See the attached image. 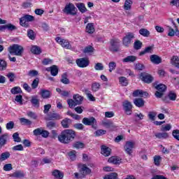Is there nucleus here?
<instances>
[{
  "instance_id": "nucleus-37",
  "label": "nucleus",
  "mask_w": 179,
  "mask_h": 179,
  "mask_svg": "<svg viewBox=\"0 0 179 179\" xmlns=\"http://www.w3.org/2000/svg\"><path fill=\"white\" fill-rule=\"evenodd\" d=\"M71 122H72V120L69 118H65L61 122L62 127H63V128H69Z\"/></svg>"
},
{
  "instance_id": "nucleus-27",
  "label": "nucleus",
  "mask_w": 179,
  "mask_h": 179,
  "mask_svg": "<svg viewBox=\"0 0 179 179\" xmlns=\"http://www.w3.org/2000/svg\"><path fill=\"white\" fill-rule=\"evenodd\" d=\"M52 175L55 178L57 179H63L64 178V173L61 172L59 170H55L52 171Z\"/></svg>"
},
{
  "instance_id": "nucleus-24",
  "label": "nucleus",
  "mask_w": 179,
  "mask_h": 179,
  "mask_svg": "<svg viewBox=\"0 0 179 179\" xmlns=\"http://www.w3.org/2000/svg\"><path fill=\"white\" fill-rule=\"evenodd\" d=\"M49 121H52L53 120H62V116L61 115L54 113L48 115Z\"/></svg>"
},
{
  "instance_id": "nucleus-41",
  "label": "nucleus",
  "mask_w": 179,
  "mask_h": 179,
  "mask_svg": "<svg viewBox=\"0 0 179 179\" xmlns=\"http://www.w3.org/2000/svg\"><path fill=\"white\" fill-rule=\"evenodd\" d=\"M155 136L158 139H162V138L166 139V138H169V134L166 133V132L157 133V134H155Z\"/></svg>"
},
{
  "instance_id": "nucleus-42",
  "label": "nucleus",
  "mask_w": 179,
  "mask_h": 179,
  "mask_svg": "<svg viewBox=\"0 0 179 179\" xmlns=\"http://www.w3.org/2000/svg\"><path fill=\"white\" fill-rule=\"evenodd\" d=\"M12 94H20L22 89L20 87H14L10 90Z\"/></svg>"
},
{
  "instance_id": "nucleus-55",
  "label": "nucleus",
  "mask_w": 179,
  "mask_h": 179,
  "mask_svg": "<svg viewBox=\"0 0 179 179\" xmlns=\"http://www.w3.org/2000/svg\"><path fill=\"white\" fill-rule=\"evenodd\" d=\"M46 127L49 129H52L57 127V123H55V122L50 121L47 123Z\"/></svg>"
},
{
  "instance_id": "nucleus-23",
  "label": "nucleus",
  "mask_w": 179,
  "mask_h": 179,
  "mask_svg": "<svg viewBox=\"0 0 179 179\" xmlns=\"http://www.w3.org/2000/svg\"><path fill=\"white\" fill-rule=\"evenodd\" d=\"M80 171L83 177H85V176L90 174L92 173V170H90V169H89L87 167V166H86L85 164L83 165Z\"/></svg>"
},
{
  "instance_id": "nucleus-10",
  "label": "nucleus",
  "mask_w": 179,
  "mask_h": 179,
  "mask_svg": "<svg viewBox=\"0 0 179 179\" xmlns=\"http://www.w3.org/2000/svg\"><path fill=\"white\" fill-rule=\"evenodd\" d=\"M124 148V152H126V153L129 155V156H132V153L134 152L133 149L135 148V142L127 141Z\"/></svg>"
},
{
  "instance_id": "nucleus-34",
  "label": "nucleus",
  "mask_w": 179,
  "mask_h": 179,
  "mask_svg": "<svg viewBox=\"0 0 179 179\" xmlns=\"http://www.w3.org/2000/svg\"><path fill=\"white\" fill-rule=\"evenodd\" d=\"M137 57L136 56L130 55L127 56V57L122 59V62H135L136 61Z\"/></svg>"
},
{
  "instance_id": "nucleus-32",
  "label": "nucleus",
  "mask_w": 179,
  "mask_h": 179,
  "mask_svg": "<svg viewBox=\"0 0 179 179\" xmlns=\"http://www.w3.org/2000/svg\"><path fill=\"white\" fill-rule=\"evenodd\" d=\"M168 36L169 37H174V36H179V31L178 29H176V31H174V29L173 28H171V27H168Z\"/></svg>"
},
{
  "instance_id": "nucleus-30",
  "label": "nucleus",
  "mask_w": 179,
  "mask_h": 179,
  "mask_svg": "<svg viewBox=\"0 0 179 179\" xmlns=\"http://www.w3.org/2000/svg\"><path fill=\"white\" fill-rule=\"evenodd\" d=\"M41 96L43 99H50L51 92L48 90H41Z\"/></svg>"
},
{
  "instance_id": "nucleus-6",
  "label": "nucleus",
  "mask_w": 179,
  "mask_h": 179,
  "mask_svg": "<svg viewBox=\"0 0 179 179\" xmlns=\"http://www.w3.org/2000/svg\"><path fill=\"white\" fill-rule=\"evenodd\" d=\"M82 122L84 125L91 126L94 129H97V120L94 117H84Z\"/></svg>"
},
{
  "instance_id": "nucleus-58",
  "label": "nucleus",
  "mask_w": 179,
  "mask_h": 179,
  "mask_svg": "<svg viewBox=\"0 0 179 179\" xmlns=\"http://www.w3.org/2000/svg\"><path fill=\"white\" fill-rule=\"evenodd\" d=\"M100 83H94L92 85V92H97L100 89Z\"/></svg>"
},
{
  "instance_id": "nucleus-36",
  "label": "nucleus",
  "mask_w": 179,
  "mask_h": 179,
  "mask_svg": "<svg viewBox=\"0 0 179 179\" xmlns=\"http://www.w3.org/2000/svg\"><path fill=\"white\" fill-rule=\"evenodd\" d=\"M31 52H32V54H35L36 55H40L41 48H40L38 46L34 45L31 48Z\"/></svg>"
},
{
  "instance_id": "nucleus-21",
  "label": "nucleus",
  "mask_w": 179,
  "mask_h": 179,
  "mask_svg": "<svg viewBox=\"0 0 179 179\" xmlns=\"http://www.w3.org/2000/svg\"><path fill=\"white\" fill-rule=\"evenodd\" d=\"M30 101L33 107H36V108H38V107H40V99H38V96H31Z\"/></svg>"
},
{
  "instance_id": "nucleus-54",
  "label": "nucleus",
  "mask_w": 179,
  "mask_h": 179,
  "mask_svg": "<svg viewBox=\"0 0 179 179\" xmlns=\"http://www.w3.org/2000/svg\"><path fill=\"white\" fill-rule=\"evenodd\" d=\"M13 139L14 142H22V138L19 136V133L16 132L13 134Z\"/></svg>"
},
{
  "instance_id": "nucleus-51",
  "label": "nucleus",
  "mask_w": 179,
  "mask_h": 179,
  "mask_svg": "<svg viewBox=\"0 0 179 179\" xmlns=\"http://www.w3.org/2000/svg\"><path fill=\"white\" fill-rule=\"evenodd\" d=\"M162 160V157L159 155H155L154 157V164L155 166H160V161Z\"/></svg>"
},
{
  "instance_id": "nucleus-13",
  "label": "nucleus",
  "mask_w": 179,
  "mask_h": 179,
  "mask_svg": "<svg viewBox=\"0 0 179 179\" xmlns=\"http://www.w3.org/2000/svg\"><path fill=\"white\" fill-rule=\"evenodd\" d=\"M55 41L57 43H59L63 48H66L67 50H71V48H72V45H71L69 41H66V39H62L61 37H57Z\"/></svg>"
},
{
  "instance_id": "nucleus-14",
  "label": "nucleus",
  "mask_w": 179,
  "mask_h": 179,
  "mask_svg": "<svg viewBox=\"0 0 179 179\" xmlns=\"http://www.w3.org/2000/svg\"><path fill=\"white\" fill-rule=\"evenodd\" d=\"M9 139V134L6 133L0 136V149H2L6 143H8V141Z\"/></svg>"
},
{
  "instance_id": "nucleus-8",
  "label": "nucleus",
  "mask_w": 179,
  "mask_h": 179,
  "mask_svg": "<svg viewBox=\"0 0 179 179\" xmlns=\"http://www.w3.org/2000/svg\"><path fill=\"white\" fill-rule=\"evenodd\" d=\"M133 38H135V34L131 32H128L123 38V45H124V47H129V45H131V43H132Z\"/></svg>"
},
{
  "instance_id": "nucleus-29",
  "label": "nucleus",
  "mask_w": 179,
  "mask_h": 179,
  "mask_svg": "<svg viewBox=\"0 0 179 179\" xmlns=\"http://www.w3.org/2000/svg\"><path fill=\"white\" fill-rule=\"evenodd\" d=\"M134 103L136 107L141 108L145 106V101L141 98L135 99Z\"/></svg>"
},
{
  "instance_id": "nucleus-43",
  "label": "nucleus",
  "mask_w": 179,
  "mask_h": 179,
  "mask_svg": "<svg viewBox=\"0 0 179 179\" xmlns=\"http://www.w3.org/2000/svg\"><path fill=\"white\" fill-rule=\"evenodd\" d=\"M94 48L92 45H88L84 49L83 52L84 54H91L92 52H94Z\"/></svg>"
},
{
  "instance_id": "nucleus-61",
  "label": "nucleus",
  "mask_w": 179,
  "mask_h": 179,
  "mask_svg": "<svg viewBox=\"0 0 179 179\" xmlns=\"http://www.w3.org/2000/svg\"><path fill=\"white\" fill-rule=\"evenodd\" d=\"M27 36L29 37V38H30L31 40H34V38H36V36H34V31L31 30V29H29L27 31Z\"/></svg>"
},
{
  "instance_id": "nucleus-33",
  "label": "nucleus",
  "mask_w": 179,
  "mask_h": 179,
  "mask_svg": "<svg viewBox=\"0 0 179 179\" xmlns=\"http://www.w3.org/2000/svg\"><path fill=\"white\" fill-rule=\"evenodd\" d=\"M152 52H153V46H148L145 48L144 50L141 51L139 55L142 57V55H145V54H152Z\"/></svg>"
},
{
  "instance_id": "nucleus-63",
  "label": "nucleus",
  "mask_w": 179,
  "mask_h": 179,
  "mask_svg": "<svg viewBox=\"0 0 179 179\" xmlns=\"http://www.w3.org/2000/svg\"><path fill=\"white\" fill-rule=\"evenodd\" d=\"M107 134V131L103 129H99L95 131V135L96 136H101V135H106Z\"/></svg>"
},
{
  "instance_id": "nucleus-59",
  "label": "nucleus",
  "mask_w": 179,
  "mask_h": 179,
  "mask_svg": "<svg viewBox=\"0 0 179 179\" xmlns=\"http://www.w3.org/2000/svg\"><path fill=\"white\" fill-rule=\"evenodd\" d=\"M172 136L176 141H179V129H175L172 131Z\"/></svg>"
},
{
  "instance_id": "nucleus-18",
  "label": "nucleus",
  "mask_w": 179,
  "mask_h": 179,
  "mask_svg": "<svg viewBox=\"0 0 179 179\" xmlns=\"http://www.w3.org/2000/svg\"><path fill=\"white\" fill-rule=\"evenodd\" d=\"M150 59L152 64L155 65H159V64H162V58L156 55H152L150 57Z\"/></svg>"
},
{
  "instance_id": "nucleus-47",
  "label": "nucleus",
  "mask_w": 179,
  "mask_h": 179,
  "mask_svg": "<svg viewBox=\"0 0 179 179\" xmlns=\"http://www.w3.org/2000/svg\"><path fill=\"white\" fill-rule=\"evenodd\" d=\"M38 83H40V78H35L31 84L32 89H37L38 87Z\"/></svg>"
},
{
  "instance_id": "nucleus-4",
  "label": "nucleus",
  "mask_w": 179,
  "mask_h": 179,
  "mask_svg": "<svg viewBox=\"0 0 179 179\" xmlns=\"http://www.w3.org/2000/svg\"><path fill=\"white\" fill-rule=\"evenodd\" d=\"M64 13H66V15H71V16H76L78 13V8L75 7V5L72 3H69V4H66L63 9Z\"/></svg>"
},
{
  "instance_id": "nucleus-38",
  "label": "nucleus",
  "mask_w": 179,
  "mask_h": 179,
  "mask_svg": "<svg viewBox=\"0 0 179 179\" xmlns=\"http://www.w3.org/2000/svg\"><path fill=\"white\" fill-rule=\"evenodd\" d=\"M139 34L141 36H143V37H149L150 36V31L148 30L147 29L142 28L139 30Z\"/></svg>"
},
{
  "instance_id": "nucleus-48",
  "label": "nucleus",
  "mask_w": 179,
  "mask_h": 179,
  "mask_svg": "<svg viewBox=\"0 0 179 179\" xmlns=\"http://www.w3.org/2000/svg\"><path fill=\"white\" fill-rule=\"evenodd\" d=\"M156 115H157V113L155 111L149 112L148 118L150 121H155L156 120Z\"/></svg>"
},
{
  "instance_id": "nucleus-12",
  "label": "nucleus",
  "mask_w": 179,
  "mask_h": 179,
  "mask_svg": "<svg viewBox=\"0 0 179 179\" xmlns=\"http://www.w3.org/2000/svg\"><path fill=\"white\" fill-rule=\"evenodd\" d=\"M140 78L141 80L144 82V83H148V84L152 83V82H153V80H155L153 76H152V75L148 73H141L140 74Z\"/></svg>"
},
{
  "instance_id": "nucleus-64",
  "label": "nucleus",
  "mask_w": 179,
  "mask_h": 179,
  "mask_svg": "<svg viewBox=\"0 0 179 179\" xmlns=\"http://www.w3.org/2000/svg\"><path fill=\"white\" fill-rule=\"evenodd\" d=\"M142 48V42L136 41L134 42V50H141Z\"/></svg>"
},
{
  "instance_id": "nucleus-19",
  "label": "nucleus",
  "mask_w": 179,
  "mask_h": 179,
  "mask_svg": "<svg viewBox=\"0 0 179 179\" xmlns=\"http://www.w3.org/2000/svg\"><path fill=\"white\" fill-rule=\"evenodd\" d=\"M103 125L108 129H110V131H115L117 129V126L112 121L105 122L103 123Z\"/></svg>"
},
{
  "instance_id": "nucleus-2",
  "label": "nucleus",
  "mask_w": 179,
  "mask_h": 179,
  "mask_svg": "<svg viewBox=\"0 0 179 179\" xmlns=\"http://www.w3.org/2000/svg\"><path fill=\"white\" fill-rule=\"evenodd\" d=\"M8 51L11 55L22 57V55H23V51H24V49L22 45L13 44V45L8 47Z\"/></svg>"
},
{
  "instance_id": "nucleus-31",
  "label": "nucleus",
  "mask_w": 179,
  "mask_h": 179,
  "mask_svg": "<svg viewBox=\"0 0 179 179\" xmlns=\"http://www.w3.org/2000/svg\"><path fill=\"white\" fill-rule=\"evenodd\" d=\"M76 8H78V10L82 13H85L87 12V8H86V6L83 3H78L76 4Z\"/></svg>"
},
{
  "instance_id": "nucleus-57",
  "label": "nucleus",
  "mask_w": 179,
  "mask_h": 179,
  "mask_svg": "<svg viewBox=\"0 0 179 179\" xmlns=\"http://www.w3.org/2000/svg\"><path fill=\"white\" fill-rule=\"evenodd\" d=\"M109 72H113V71H114V69H115V68H117V64L115 63V62H110L109 63Z\"/></svg>"
},
{
  "instance_id": "nucleus-28",
  "label": "nucleus",
  "mask_w": 179,
  "mask_h": 179,
  "mask_svg": "<svg viewBox=\"0 0 179 179\" xmlns=\"http://www.w3.org/2000/svg\"><path fill=\"white\" fill-rule=\"evenodd\" d=\"M171 65L175 66V68H177L178 69H179V58H178V56H173L171 59Z\"/></svg>"
},
{
  "instance_id": "nucleus-56",
  "label": "nucleus",
  "mask_w": 179,
  "mask_h": 179,
  "mask_svg": "<svg viewBox=\"0 0 179 179\" xmlns=\"http://www.w3.org/2000/svg\"><path fill=\"white\" fill-rule=\"evenodd\" d=\"M134 66L136 71H143V69H145V65L141 63H137L134 64Z\"/></svg>"
},
{
  "instance_id": "nucleus-26",
  "label": "nucleus",
  "mask_w": 179,
  "mask_h": 179,
  "mask_svg": "<svg viewBox=\"0 0 179 179\" xmlns=\"http://www.w3.org/2000/svg\"><path fill=\"white\" fill-rule=\"evenodd\" d=\"M121 159L118 157H110L108 162V163H112L113 164H120L121 163Z\"/></svg>"
},
{
  "instance_id": "nucleus-3",
  "label": "nucleus",
  "mask_w": 179,
  "mask_h": 179,
  "mask_svg": "<svg viewBox=\"0 0 179 179\" xmlns=\"http://www.w3.org/2000/svg\"><path fill=\"white\" fill-rule=\"evenodd\" d=\"M29 22H34V16L25 14L20 18V26L25 27L26 29L30 27V23H29Z\"/></svg>"
},
{
  "instance_id": "nucleus-35",
  "label": "nucleus",
  "mask_w": 179,
  "mask_h": 179,
  "mask_svg": "<svg viewBox=\"0 0 179 179\" xmlns=\"http://www.w3.org/2000/svg\"><path fill=\"white\" fill-rule=\"evenodd\" d=\"M60 82H62V83L64 85H69L70 81L68 78V74H66V73H64L62 75V79L60 80Z\"/></svg>"
},
{
  "instance_id": "nucleus-22",
  "label": "nucleus",
  "mask_w": 179,
  "mask_h": 179,
  "mask_svg": "<svg viewBox=\"0 0 179 179\" xmlns=\"http://www.w3.org/2000/svg\"><path fill=\"white\" fill-rule=\"evenodd\" d=\"M10 177L13 178H23L24 177V172L23 171H15L10 175Z\"/></svg>"
},
{
  "instance_id": "nucleus-62",
  "label": "nucleus",
  "mask_w": 179,
  "mask_h": 179,
  "mask_svg": "<svg viewBox=\"0 0 179 179\" xmlns=\"http://www.w3.org/2000/svg\"><path fill=\"white\" fill-rule=\"evenodd\" d=\"M168 97L169 99H171L172 101H176V99H177V94L173 92H170L168 94Z\"/></svg>"
},
{
  "instance_id": "nucleus-45",
  "label": "nucleus",
  "mask_w": 179,
  "mask_h": 179,
  "mask_svg": "<svg viewBox=\"0 0 179 179\" xmlns=\"http://www.w3.org/2000/svg\"><path fill=\"white\" fill-rule=\"evenodd\" d=\"M131 5H132L131 0H126L124 5V9H125V10H129L131 9Z\"/></svg>"
},
{
  "instance_id": "nucleus-60",
  "label": "nucleus",
  "mask_w": 179,
  "mask_h": 179,
  "mask_svg": "<svg viewBox=\"0 0 179 179\" xmlns=\"http://www.w3.org/2000/svg\"><path fill=\"white\" fill-rule=\"evenodd\" d=\"M43 132V129L42 128H38L34 130L33 134L35 136H41Z\"/></svg>"
},
{
  "instance_id": "nucleus-25",
  "label": "nucleus",
  "mask_w": 179,
  "mask_h": 179,
  "mask_svg": "<svg viewBox=\"0 0 179 179\" xmlns=\"http://www.w3.org/2000/svg\"><path fill=\"white\" fill-rule=\"evenodd\" d=\"M73 99L77 106H80V104H82V101H83V96H80L78 94H74L73 96Z\"/></svg>"
},
{
  "instance_id": "nucleus-11",
  "label": "nucleus",
  "mask_w": 179,
  "mask_h": 179,
  "mask_svg": "<svg viewBox=\"0 0 179 179\" xmlns=\"http://www.w3.org/2000/svg\"><path fill=\"white\" fill-rule=\"evenodd\" d=\"M122 107L124 113L127 115H131L132 114V103L128 100H125L122 102Z\"/></svg>"
},
{
  "instance_id": "nucleus-20",
  "label": "nucleus",
  "mask_w": 179,
  "mask_h": 179,
  "mask_svg": "<svg viewBox=\"0 0 179 179\" xmlns=\"http://www.w3.org/2000/svg\"><path fill=\"white\" fill-rule=\"evenodd\" d=\"M96 29H94V24L90 22L87 24L85 27V31L88 33V34H93Z\"/></svg>"
},
{
  "instance_id": "nucleus-49",
  "label": "nucleus",
  "mask_w": 179,
  "mask_h": 179,
  "mask_svg": "<svg viewBox=\"0 0 179 179\" xmlns=\"http://www.w3.org/2000/svg\"><path fill=\"white\" fill-rule=\"evenodd\" d=\"M69 157L73 162V160H76V150H71L69 153Z\"/></svg>"
},
{
  "instance_id": "nucleus-53",
  "label": "nucleus",
  "mask_w": 179,
  "mask_h": 179,
  "mask_svg": "<svg viewBox=\"0 0 179 179\" xmlns=\"http://www.w3.org/2000/svg\"><path fill=\"white\" fill-rule=\"evenodd\" d=\"M67 103L69 104V107L70 108H72L73 107L78 106L77 103L75 102V100L72 99H68Z\"/></svg>"
},
{
  "instance_id": "nucleus-5",
  "label": "nucleus",
  "mask_w": 179,
  "mask_h": 179,
  "mask_svg": "<svg viewBox=\"0 0 179 179\" xmlns=\"http://www.w3.org/2000/svg\"><path fill=\"white\" fill-rule=\"evenodd\" d=\"M154 87L157 90L155 92V96L157 97V99H162L163 97V94H164V92H166L167 87L164 85V84H159L157 85V83H153Z\"/></svg>"
},
{
  "instance_id": "nucleus-44",
  "label": "nucleus",
  "mask_w": 179,
  "mask_h": 179,
  "mask_svg": "<svg viewBox=\"0 0 179 179\" xmlns=\"http://www.w3.org/2000/svg\"><path fill=\"white\" fill-rule=\"evenodd\" d=\"M119 82L122 86H128V79L125 77H120Z\"/></svg>"
},
{
  "instance_id": "nucleus-9",
  "label": "nucleus",
  "mask_w": 179,
  "mask_h": 179,
  "mask_svg": "<svg viewBox=\"0 0 179 179\" xmlns=\"http://www.w3.org/2000/svg\"><path fill=\"white\" fill-rule=\"evenodd\" d=\"M76 64L79 66V68H87L90 64V61L87 57H83L77 59L76 60Z\"/></svg>"
},
{
  "instance_id": "nucleus-15",
  "label": "nucleus",
  "mask_w": 179,
  "mask_h": 179,
  "mask_svg": "<svg viewBox=\"0 0 179 179\" xmlns=\"http://www.w3.org/2000/svg\"><path fill=\"white\" fill-rule=\"evenodd\" d=\"M101 153L103 155V156H105V157H108L110 155H111V148L106 146V145H101Z\"/></svg>"
},
{
  "instance_id": "nucleus-39",
  "label": "nucleus",
  "mask_w": 179,
  "mask_h": 179,
  "mask_svg": "<svg viewBox=\"0 0 179 179\" xmlns=\"http://www.w3.org/2000/svg\"><path fill=\"white\" fill-rule=\"evenodd\" d=\"M9 157H10V152H4L1 153V155L0 156V160L1 162H3L5 160H8V159H9Z\"/></svg>"
},
{
  "instance_id": "nucleus-40",
  "label": "nucleus",
  "mask_w": 179,
  "mask_h": 179,
  "mask_svg": "<svg viewBox=\"0 0 179 179\" xmlns=\"http://www.w3.org/2000/svg\"><path fill=\"white\" fill-rule=\"evenodd\" d=\"M73 148L74 149H83L85 148V143L80 141H76L73 144Z\"/></svg>"
},
{
  "instance_id": "nucleus-1",
  "label": "nucleus",
  "mask_w": 179,
  "mask_h": 179,
  "mask_svg": "<svg viewBox=\"0 0 179 179\" xmlns=\"http://www.w3.org/2000/svg\"><path fill=\"white\" fill-rule=\"evenodd\" d=\"M75 136H76L75 131L72 129H65L58 135L57 139L61 143L68 145V143H71V142L75 139Z\"/></svg>"
},
{
  "instance_id": "nucleus-17",
  "label": "nucleus",
  "mask_w": 179,
  "mask_h": 179,
  "mask_svg": "<svg viewBox=\"0 0 179 179\" xmlns=\"http://www.w3.org/2000/svg\"><path fill=\"white\" fill-rule=\"evenodd\" d=\"M46 71L48 72H50V75H52V76H57V75H58V66L57 65H52L50 67H48L46 68Z\"/></svg>"
},
{
  "instance_id": "nucleus-46",
  "label": "nucleus",
  "mask_w": 179,
  "mask_h": 179,
  "mask_svg": "<svg viewBox=\"0 0 179 179\" xmlns=\"http://www.w3.org/2000/svg\"><path fill=\"white\" fill-rule=\"evenodd\" d=\"M6 66H8V64L3 59H0V71L6 70Z\"/></svg>"
},
{
  "instance_id": "nucleus-16",
  "label": "nucleus",
  "mask_w": 179,
  "mask_h": 179,
  "mask_svg": "<svg viewBox=\"0 0 179 179\" xmlns=\"http://www.w3.org/2000/svg\"><path fill=\"white\" fill-rule=\"evenodd\" d=\"M149 94L147 92H143L141 90H136L133 92L134 97H148Z\"/></svg>"
},
{
  "instance_id": "nucleus-50",
  "label": "nucleus",
  "mask_w": 179,
  "mask_h": 179,
  "mask_svg": "<svg viewBox=\"0 0 179 179\" xmlns=\"http://www.w3.org/2000/svg\"><path fill=\"white\" fill-rule=\"evenodd\" d=\"M20 122L21 124H22V125H31V121H30L24 117L20 118Z\"/></svg>"
},
{
  "instance_id": "nucleus-7",
  "label": "nucleus",
  "mask_w": 179,
  "mask_h": 179,
  "mask_svg": "<svg viewBox=\"0 0 179 179\" xmlns=\"http://www.w3.org/2000/svg\"><path fill=\"white\" fill-rule=\"evenodd\" d=\"M109 50L111 52H118L120 51V41L117 38L111 39Z\"/></svg>"
},
{
  "instance_id": "nucleus-52",
  "label": "nucleus",
  "mask_w": 179,
  "mask_h": 179,
  "mask_svg": "<svg viewBox=\"0 0 179 179\" xmlns=\"http://www.w3.org/2000/svg\"><path fill=\"white\" fill-rule=\"evenodd\" d=\"M85 94H87L90 101H96V98L93 96V95L90 93V91H89V90H85Z\"/></svg>"
}]
</instances>
